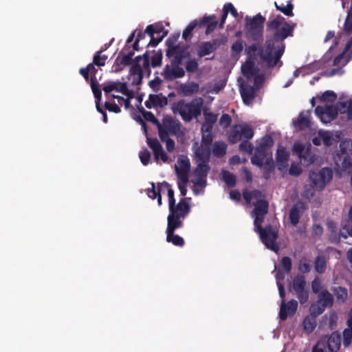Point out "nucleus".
<instances>
[{"mask_svg": "<svg viewBox=\"0 0 352 352\" xmlns=\"http://www.w3.org/2000/svg\"><path fill=\"white\" fill-rule=\"evenodd\" d=\"M280 25L279 21L274 19L269 21L266 30L267 32H274L272 36H267L264 47L259 43H252L246 48L250 56L253 52L258 51L257 55L262 62L266 63L268 68H273L276 65L280 67L283 65L280 58L285 50L284 41L288 36H293L295 24L290 25L285 22L280 28Z\"/></svg>", "mask_w": 352, "mask_h": 352, "instance_id": "nucleus-1", "label": "nucleus"}, {"mask_svg": "<svg viewBox=\"0 0 352 352\" xmlns=\"http://www.w3.org/2000/svg\"><path fill=\"white\" fill-rule=\"evenodd\" d=\"M265 17L258 13L252 18L245 17V37L251 41L259 42L263 40Z\"/></svg>", "mask_w": 352, "mask_h": 352, "instance_id": "nucleus-2", "label": "nucleus"}, {"mask_svg": "<svg viewBox=\"0 0 352 352\" xmlns=\"http://www.w3.org/2000/svg\"><path fill=\"white\" fill-rule=\"evenodd\" d=\"M203 101L201 98L199 100H192L186 102L184 100H179L174 108V112L178 113L186 122H190L192 118H197L201 115Z\"/></svg>", "mask_w": 352, "mask_h": 352, "instance_id": "nucleus-3", "label": "nucleus"}, {"mask_svg": "<svg viewBox=\"0 0 352 352\" xmlns=\"http://www.w3.org/2000/svg\"><path fill=\"white\" fill-rule=\"evenodd\" d=\"M254 230L258 234L261 241L267 249L275 253L278 252L279 247L276 243L278 233L272 228V225H267L265 228H262V224L254 226Z\"/></svg>", "mask_w": 352, "mask_h": 352, "instance_id": "nucleus-4", "label": "nucleus"}, {"mask_svg": "<svg viewBox=\"0 0 352 352\" xmlns=\"http://www.w3.org/2000/svg\"><path fill=\"white\" fill-rule=\"evenodd\" d=\"M292 153L298 157L301 164L305 167L311 166L318 158V156L312 153L310 144L305 145L301 142H295L292 147Z\"/></svg>", "mask_w": 352, "mask_h": 352, "instance_id": "nucleus-5", "label": "nucleus"}, {"mask_svg": "<svg viewBox=\"0 0 352 352\" xmlns=\"http://www.w3.org/2000/svg\"><path fill=\"white\" fill-rule=\"evenodd\" d=\"M150 65L154 67V56H152L150 60L147 53H145L143 56H138L133 60L132 65H131L130 74L131 76H137L141 80L144 72H146L150 74Z\"/></svg>", "mask_w": 352, "mask_h": 352, "instance_id": "nucleus-6", "label": "nucleus"}, {"mask_svg": "<svg viewBox=\"0 0 352 352\" xmlns=\"http://www.w3.org/2000/svg\"><path fill=\"white\" fill-rule=\"evenodd\" d=\"M254 135V130L249 124H234L230 129L228 139L231 144H235L241 140H251Z\"/></svg>", "mask_w": 352, "mask_h": 352, "instance_id": "nucleus-7", "label": "nucleus"}, {"mask_svg": "<svg viewBox=\"0 0 352 352\" xmlns=\"http://www.w3.org/2000/svg\"><path fill=\"white\" fill-rule=\"evenodd\" d=\"M333 177L331 168H322L318 172L312 171L309 173V179L318 190H322Z\"/></svg>", "mask_w": 352, "mask_h": 352, "instance_id": "nucleus-8", "label": "nucleus"}, {"mask_svg": "<svg viewBox=\"0 0 352 352\" xmlns=\"http://www.w3.org/2000/svg\"><path fill=\"white\" fill-rule=\"evenodd\" d=\"M155 126L159 129V133L160 131L166 132L167 135H177L180 132L181 124L179 122L173 118L172 116H164L162 120V124H161L159 120L155 118Z\"/></svg>", "mask_w": 352, "mask_h": 352, "instance_id": "nucleus-9", "label": "nucleus"}, {"mask_svg": "<svg viewBox=\"0 0 352 352\" xmlns=\"http://www.w3.org/2000/svg\"><path fill=\"white\" fill-rule=\"evenodd\" d=\"M305 286L306 280L303 275H297L294 277L292 288L301 305L306 303L309 299V290L305 289Z\"/></svg>", "mask_w": 352, "mask_h": 352, "instance_id": "nucleus-10", "label": "nucleus"}, {"mask_svg": "<svg viewBox=\"0 0 352 352\" xmlns=\"http://www.w3.org/2000/svg\"><path fill=\"white\" fill-rule=\"evenodd\" d=\"M254 208L251 212L252 217L254 218V226L262 224L265 214L268 212L269 204L265 199L258 200L254 203Z\"/></svg>", "mask_w": 352, "mask_h": 352, "instance_id": "nucleus-11", "label": "nucleus"}, {"mask_svg": "<svg viewBox=\"0 0 352 352\" xmlns=\"http://www.w3.org/2000/svg\"><path fill=\"white\" fill-rule=\"evenodd\" d=\"M318 344H322L326 348V352H338L340 348L341 336L338 331L331 333L330 336L322 339Z\"/></svg>", "mask_w": 352, "mask_h": 352, "instance_id": "nucleus-12", "label": "nucleus"}, {"mask_svg": "<svg viewBox=\"0 0 352 352\" xmlns=\"http://www.w3.org/2000/svg\"><path fill=\"white\" fill-rule=\"evenodd\" d=\"M245 54L247 55L248 59L241 65V73L247 78L248 80H252L254 75H255L256 73H258L260 69L257 66H255V52H253L250 56L245 50Z\"/></svg>", "mask_w": 352, "mask_h": 352, "instance_id": "nucleus-13", "label": "nucleus"}, {"mask_svg": "<svg viewBox=\"0 0 352 352\" xmlns=\"http://www.w3.org/2000/svg\"><path fill=\"white\" fill-rule=\"evenodd\" d=\"M238 82L241 98L243 102L247 104L254 99L255 92L258 89L254 85H249L241 77L238 78Z\"/></svg>", "mask_w": 352, "mask_h": 352, "instance_id": "nucleus-14", "label": "nucleus"}, {"mask_svg": "<svg viewBox=\"0 0 352 352\" xmlns=\"http://www.w3.org/2000/svg\"><path fill=\"white\" fill-rule=\"evenodd\" d=\"M306 209V204L300 200L297 201L295 204L291 207L289 210V219L290 223L293 226H296L299 223L300 218Z\"/></svg>", "mask_w": 352, "mask_h": 352, "instance_id": "nucleus-15", "label": "nucleus"}, {"mask_svg": "<svg viewBox=\"0 0 352 352\" xmlns=\"http://www.w3.org/2000/svg\"><path fill=\"white\" fill-rule=\"evenodd\" d=\"M192 148L197 163L209 164L211 155V148L199 146L197 142H195Z\"/></svg>", "mask_w": 352, "mask_h": 352, "instance_id": "nucleus-16", "label": "nucleus"}, {"mask_svg": "<svg viewBox=\"0 0 352 352\" xmlns=\"http://www.w3.org/2000/svg\"><path fill=\"white\" fill-rule=\"evenodd\" d=\"M298 302L296 300H290L287 304L285 300H281L279 311V318L281 320H285L288 316H293L296 312Z\"/></svg>", "mask_w": 352, "mask_h": 352, "instance_id": "nucleus-17", "label": "nucleus"}, {"mask_svg": "<svg viewBox=\"0 0 352 352\" xmlns=\"http://www.w3.org/2000/svg\"><path fill=\"white\" fill-rule=\"evenodd\" d=\"M224 41L221 42L218 39H214L212 42L205 41L201 43L197 48V55L199 57H204L215 51Z\"/></svg>", "mask_w": 352, "mask_h": 352, "instance_id": "nucleus-18", "label": "nucleus"}, {"mask_svg": "<svg viewBox=\"0 0 352 352\" xmlns=\"http://www.w3.org/2000/svg\"><path fill=\"white\" fill-rule=\"evenodd\" d=\"M185 218L182 217L173 212V208L169 209V214L167 218V228L166 232H175L177 228H182L184 226L183 220Z\"/></svg>", "mask_w": 352, "mask_h": 352, "instance_id": "nucleus-19", "label": "nucleus"}, {"mask_svg": "<svg viewBox=\"0 0 352 352\" xmlns=\"http://www.w3.org/2000/svg\"><path fill=\"white\" fill-rule=\"evenodd\" d=\"M102 89L106 94H109L115 90L126 96H129V91L126 82H109L104 85Z\"/></svg>", "mask_w": 352, "mask_h": 352, "instance_id": "nucleus-20", "label": "nucleus"}, {"mask_svg": "<svg viewBox=\"0 0 352 352\" xmlns=\"http://www.w3.org/2000/svg\"><path fill=\"white\" fill-rule=\"evenodd\" d=\"M289 157V153L285 147H280L276 151V160L277 168L283 171L288 166L287 161Z\"/></svg>", "mask_w": 352, "mask_h": 352, "instance_id": "nucleus-21", "label": "nucleus"}, {"mask_svg": "<svg viewBox=\"0 0 352 352\" xmlns=\"http://www.w3.org/2000/svg\"><path fill=\"white\" fill-rule=\"evenodd\" d=\"M133 63V59L124 54H122V52H120L113 65V72L116 73L120 72L124 67L129 66L132 65Z\"/></svg>", "mask_w": 352, "mask_h": 352, "instance_id": "nucleus-22", "label": "nucleus"}, {"mask_svg": "<svg viewBox=\"0 0 352 352\" xmlns=\"http://www.w3.org/2000/svg\"><path fill=\"white\" fill-rule=\"evenodd\" d=\"M190 198H183L179 200L177 205L173 206V212L177 214L183 218H186L190 212V206L186 201Z\"/></svg>", "mask_w": 352, "mask_h": 352, "instance_id": "nucleus-23", "label": "nucleus"}, {"mask_svg": "<svg viewBox=\"0 0 352 352\" xmlns=\"http://www.w3.org/2000/svg\"><path fill=\"white\" fill-rule=\"evenodd\" d=\"M292 124L299 130H304L310 126L309 111H302L300 113L296 120H292Z\"/></svg>", "mask_w": 352, "mask_h": 352, "instance_id": "nucleus-24", "label": "nucleus"}, {"mask_svg": "<svg viewBox=\"0 0 352 352\" xmlns=\"http://www.w3.org/2000/svg\"><path fill=\"white\" fill-rule=\"evenodd\" d=\"M184 69L178 65H173L171 67L168 65H166L164 69L165 78L168 80L182 78L184 76Z\"/></svg>", "mask_w": 352, "mask_h": 352, "instance_id": "nucleus-25", "label": "nucleus"}, {"mask_svg": "<svg viewBox=\"0 0 352 352\" xmlns=\"http://www.w3.org/2000/svg\"><path fill=\"white\" fill-rule=\"evenodd\" d=\"M133 118L137 122H138L141 125L142 129L144 131V134L146 138L147 144L154 153V138H152L148 135V127L144 120L140 116L136 115L135 113L133 114Z\"/></svg>", "mask_w": 352, "mask_h": 352, "instance_id": "nucleus-26", "label": "nucleus"}, {"mask_svg": "<svg viewBox=\"0 0 352 352\" xmlns=\"http://www.w3.org/2000/svg\"><path fill=\"white\" fill-rule=\"evenodd\" d=\"M165 25L169 26L168 22L160 21L155 23V47L163 40L168 34L169 30L165 28Z\"/></svg>", "mask_w": 352, "mask_h": 352, "instance_id": "nucleus-27", "label": "nucleus"}, {"mask_svg": "<svg viewBox=\"0 0 352 352\" xmlns=\"http://www.w3.org/2000/svg\"><path fill=\"white\" fill-rule=\"evenodd\" d=\"M158 191L160 192L167 191V195L168 198V208L169 209L173 208V206L175 204V199L174 197V191L171 188V186L166 182L158 184Z\"/></svg>", "mask_w": 352, "mask_h": 352, "instance_id": "nucleus-28", "label": "nucleus"}, {"mask_svg": "<svg viewBox=\"0 0 352 352\" xmlns=\"http://www.w3.org/2000/svg\"><path fill=\"white\" fill-rule=\"evenodd\" d=\"M317 301L326 309L327 307H331L333 306L334 299L328 290L324 289L318 294Z\"/></svg>", "mask_w": 352, "mask_h": 352, "instance_id": "nucleus-29", "label": "nucleus"}, {"mask_svg": "<svg viewBox=\"0 0 352 352\" xmlns=\"http://www.w3.org/2000/svg\"><path fill=\"white\" fill-rule=\"evenodd\" d=\"M217 21L215 20L214 14L204 16L199 22V25H206V34L212 32L217 26Z\"/></svg>", "mask_w": 352, "mask_h": 352, "instance_id": "nucleus-30", "label": "nucleus"}, {"mask_svg": "<svg viewBox=\"0 0 352 352\" xmlns=\"http://www.w3.org/2000/svg\"><path fill=\"white\" fill-rule=\"evenodd\" d=\"M262 167L263 168V177L265 179L268 180L275 170V165L272 157L267 158L265 162L263 163Z\"/></svg>", "mask_w": 352, "mask_h": 352, "instance_id": "nucleus-31", "label": "nucleus"}, {"mask_svg": "<svg viewBox=\"0 0 352 352\" xmlns=\"http://www.w3.org/2000/svg\"><path fill=\"white\" fill-rule=\"evenodd\" d=\"M267 151H263L256 148L254 155L251 157V162L253 165L262 168L263 160L267 157Z\"/></svg>", "mask_w": 352, "mask_h": 352, "instance_id": "nucleus-32", "label": "nucleus"}, {"mask_svg": "<svg viewBox=\"0 0 352 352\" xmlns=\"http://www.w3.org/2000/svg\"><path fill=\"white\" fill-rule=\"evenodd\" d=\"M314 267L315 271L318 274H323L327 269V259L322 254H318L314 261Z\"/></svg>", "mask_w": 352, "mask_h": 352, "instance_id": "nucleus-33", "label": "nucleus"}, {"mask_svg": "<svg viewBox=\"0 0 352 352\" xmlns=\"http://www.w3.org/2000/svg\"><path fill=\"white\" fill-rule=\"evenodd\" d=\"M317 325L316 318L310 315L307 316L302 321V327L305 333H311Z\"/></svg>", "mask_w": 352, "mask_h": 352, "instance_id": "nucleus-34", "label": "nucleus"}, {"mask_svg": "<svg viewBox=\"0 0 352 352\" xmlns=\"http://www.w3.org/2000/svg\"><path fill=\"white\" fill-rule=\"evenodd\" d=\"M227 144L222 141H216L212 145V154L214 157L220 158L226 153Z\"/></svg>", "mask_w": 352, "mask_h": 352, "instance_id": "nucleus-35", "label": "nucleus"}, {"mask_svg": "<svg viewBox=\"0 0 352 352\" xmlns=\"http://www.w3.org/2000/svg\"><path fill=\"white\" fill-rule=\"evenodd\" d=\"M210 170L209 164L197 163V165L194 170L195 177H207L208 173Z\"/></svg>", "mask_w": 352, "mask_h": 352, "instance_id": "nucleus-36", "label": "nucleus"}, {"mask_svg": "<svg viewBox=\"0 0 352 352\" xmlns=\"http://www.w3.org/2000/svg\"><path fill=\"white\" fill-rule=\"evenodd\" d=\"M166 241L168 243H171L173 245L179 247H183L184 245V239L178 234H175V232H166Z\"/></svg>", "mask_w": 352, "mask_h": 352, "instance_id": "nucleus-37", "label": "nucleus"}, {"mask_svg": "<svg viewBox=\"0 0 352 352\" xmlns=\"http://www.w3.org/2000/svg\"><path fill=\"white\" fill-rule=\"evenodd\" d=\"M341 113H346L349 120H352V100L339 101L338 103Z\"/></svg>", "mask_w": 352, "mask_h": 352, "instance_id": "nucleus-38", "label": "nucleus"}, {"mask_svg": "<svg viewBox=\"0 0 352 352\" xmlns=\"http://www.w3.org/2000/svg\"><path fill=\"white\" fill-rule=\"evenodd\" d=\"M322 65V63H321L320 60H318L314 61L310 64L307 65L306 66L301 67L300 69L301 72H302V76H306L320 69Z\"/></svg>", "mask_w": 352, "mask_h": 352, "instance_id": "nucleus-39", "label": "nucleus"}, {"mask_svg": "<svg viewBox=\"0 0 352 352\" xmlns=\"http://www.w3.org/2000/svg\"><path fill=\"white\" fill-rule=\"evenodd\" d=\"M222 179L228 188H234L236 184V176L228 170H222Z\"/></svg>", "mask_w": 352, "mask_h": 352, "instance_id": "nucleus-40", "label": "nucleus"}, {"mask_svg": "<svg viewBox=\"0 0 352 352\" xmlns=\"http://www.w3.org/2000/svg\"><path fill=\"white\" fill-rule=\"evenodd\" d=\"M244 45L245 42L241 39L234 42L231 46V56L232 58H239L243 50Z\"/></svg>", "mask_w": 352, "mask_h": 352, "instance_id": "nucleus-41", "label": "nucleus"}, {"mask_svg": "<svg viewBox=\"0 0 352 352\" xmlns=\"http://www.w3.org/2000/svg\"><path fill=\"white\" fill-rule=\"evenodd\" d=\"M318 135L324 146H330L333 144V138L331 131L320 129L318 131Z\"/></svg>", "mask_w": 352, "mask_h": 352, "instance_id": "nucleus-42", "label": "nucleus"}, {"mask_svg": "<svg viewBox=\"0 0 352 352\" xmlns=\"http://www.w3.org/2000/svg\"><path fill=\"white\" fill-rule=\"evenodd\" d=\"M177 164L178 166L175 167L176 173H179V172L188 173L190 169V164L188 159H179Z\"/></svg>", "mask_w": 352, "mask_h": 352, "instance_id": "nucleus-43", "label": "nucleus"}, {"mask_svg": "<svg viewBox=\"0 0 352 352\" xmlns=\"http://www.w3.org/2000/svg\"><path fill=\"white\" fill-rule=\"evenodd\" d=\"M199 84L195 82H191L189 84L182 86V90L186 96L197 94L199 91Z\"/></svg>", "mask_w": 352, "mask_h": 352, "instance_id": "nucleus-44", "label": "nucleus"}, {"mask_svg": "<svg viewBox=\"0 0 352 352\" xmlns=\"http://www.w3.org/2000/svg\"><path fill=\"white\" fill-rule=\"evenodd\" d=\"M160 140L162 142L166 143V148L168 152H172L175 149V141L169 138L166 132L160 131L159 135Z\"/></svg>", "mask_w": 352, "mask_h": 352, "instance_id": "nucleus-45", "label": "nucleus"}, {"mask_svg": "<svg viewBox=\"0 0 352 352\" xmlns=\"http://www.w3.org/2000/svg\"><path fill=\"white\" fill-rule=\"evenodd\" d=\"M340 151L344 156L352 154V140L346 139L340 143Z\"/></svg>", "mask_w": 352, "mask_h": 352, "instance_id": "nucleus-46", "label": "nucleus"}, {"mask_svg": "<svg viewBox=\"0 0 352 352\" xmlns=\"http://www.w3.org/2000/svg\"><path fill=\"white\" fill-rule=\"evenodd\" d=\"M273 145V138L269 135H265L260 139L258 145L256 146V148L263 151H267V148L272 147Z\"/></svg>", "mask_w": 352, "mask_h": 352, "instance_id": "nucleus-47", "label": "nucleus"}, {"mask_svg": "<svg viewBox=\"0 0 352 352\" xmlns=\"http://www.w3.org/2000/svg\"><path fill=\"white\" fill-rule=\"evenodd\" d=\"M333 292L338 301L343 302L346 300L348 296L346 288L339 286L334 287Z\"/></svg>", "mask_w": 352, "mask_h": 352, "instance_id": "nucleus-48", "label": "nucleus"}, {"mask_svg": "<svg viewBox=\"0 0 352 352\" xmlns=\"http://www.w3.org/2000/svg\"><path fill=\"white\" fill-rule=\"evenodd\" d=\"M325 310V308L322 306L318 301L313 302L309 307V315L317 318L322 314Z\"/></svg>", "mask_w": 352, "mask_h": 352, "instance_id": "nucleus-49", "label": "nucleus"}, {"mask_svg": "<svg viewBox=\"0 0 352 352\" xmlns=\"http://www.w3.org/2000/svg\"><path fill=\"white\" fill-rule=\"evenodd\" d=\"M298 270L302 274H307L311 270L310 261L305 257H302L298 263Z\"/></svg>", "mask_w": 352, "mask_h": 352, "instance_id": "nucleus-50", "label": "nucleus"}, {"mask_svg": "<svg viewBox=\"0 0 352 352\" xmlns=\"http://www.w3.org/2000/svg\"><path fill=\"white\" fill-rule=\"evenodd\" d=\"M161 159L164 162L168 161V156L163 151L162 146L155 138V160Z\"/></svg>", "mask_w": 352, "mask_h": 352, "instance_id": "nucleus-51", "label": "nucleus"}, {"mask_svg": "<svg viewBox=\"0 0 352 352\" xmlns=\"http://www.w3.org/2000/svg\"><path fill=\"white\" fill-rule=\"evenodd\" d=\"M102 50L97 52L93 58L94 64L99 67L104 66L108 58L107 55H102Z\"/></svg>", "mask_w": 352, "mask_h": 352, "instance_id": "nucleus-52", "label": "nucleus"}, {"mask_svg": "<svg viewBox=\"0 0 352 352\" xmlns=\"http://www.w3.org/2000/svg\"><path fill=\"white\" fill-rule=\"evenodd\" d=\"M91 87L94 95V97L96 99V101L100 102L102 98V91L98 87V82L96 79L94 77H91Z\"/></svg>", "mask_w": 352, "mask_h": 352, "instance_id": "nucleus-53", "label": "nucleus"}, {"mask_svg": "<svg viewBox=\"0 0 352 352\" xmlns=\"http://www.w3.org/2000/svg\"><path fill=\"white\" fill-rule=\"evenodd\" d=\"M197 25L198 23L197 20L192 21L183 31L182 38L186 41L188 40V38H190L192 32L197 27Z\"/></svg>", "mask_w": 352, "mask_h": 352, "instance_id": "nucleus-54", "label": "nucleus"}, {"mask_svg": "<svg viewBox=\"0 0 352 352\" xmlns=\"http://www.w3.org/2000/svg\"><path fill=\"white\" fill-rule=\"evenodd\" d=\"M250 140H243L239 144V150L242 153L251 154L254 151V145L250 142Z\"/></svg>", "mask_w": 352, "mask_h": 352, "instance_id": "nucleus-55", "label": "nucleus"}, {"mask_svg": "<svg viewBox=\"0 0 352 352\" xmlns=\"http://www.w3.org/2000/svg\"><path fill=\"white\" fill-rule=\"evenodd\" d=\"M338 110L339 107H336L333 105L325 106L326 117L329 119V120H334L338 116Z\"/></svg>", "mask_w": 352, "mask_h": 352, "instance_id": "nucleus-56", "label": "nucleus"}, {"mask_svg": "<svg viewBox=\"0 0 352 352\" xmlns=\"http://www.w3.org/2000/svg\"><path fill=\"white\" fill-rule=\"evenodd\" d=\"M315 190L316 189L313 184L305 185L302 195L307 199H311L315 195Z\"/></svg>", "mask_w": 352, "mask_h": 352, "instance_id": "nucleus-57", "label": "nucleus"}, {"mask_svg": "<svg viewBox=\"0 0 352 352\" xmlns=\"http://www.w3.org/2000/svg\"><path fill=\"white\" fill-rule=\"evenodd\" d=\"M342 168L343 171L348 173H352V158L350 155L344 156L342 162Z\"/></svg>", "mask_w": 352, "mask_h": 352, "instance_id": "nucleus-58", "label": "nucleus"}, {"mask_svg": "<svg viewBox=\"0 0 352 352\" xmlns=\"http://www.w3.org/2000/svg\"><path fill=\"white\" fill-rule=\"evenodd\" d=\"M280 267L285 273H290L292 268V259L289 256H283L280 261Z\"/></svg>", "mask_w": 352, "mask_h": 352, "instance_id": "nucleus-59", "label": "nucleus"}, {"mask_svg": "<svg viewBox=\"0 0 352 352\" xmlns=\"http://www.w3.org/2000/svg\"><path fill=\"white\" fill-rule=\"evenodd\" d=\"M336 98V94L331 90L325 91L320 98V100L324 102H334Z\"/></svg>", "mask_w": 352, "mask_h": 352, "instance_id": "nucleus-60", "label": "nucleus"}, {"mask_svg": "<svg viewBox=\"0 0 352 352\" xmlns=\"http://www.w3.org/2000/svg\"><path fill=\"white\" fill-rule=\"evenodd\" d=\"M343 335V345L344 347H348L352 344V330L344 329L342 333Z\"/></svg>", "mask_w": 352, "mask_h": 352, "instance_id": "nucleus-61", "label": "nucleus"}, {"mask_svg": "<svg viewBox=\"0 0 352 352\" xmlns=\"http://www.w3.org/2000/svg\"><path fill=\"white\" fill-rule=\"evenodd\" d=\"M344 230H346L348 234L352 236V206L350 207L348 212L346 221L343 226Z\"/></svg>", "mask_w": 352, "mask_h": 352, "instance_id": "nucleus-62", "label": "nucleus"}, {"mask_svg": "<svg viewBox=\"0 0 352 352\" xmlns=\"http://www.w3.org/2000/svg\"><path fill=\"white\" fill-rule=\"evenodd\" d=\"M139 157L144 166L148 164L151 160V153L146 149L144 148L139 153Z\"/></svg>", "mask_w": 352, "mask_h": 352, "instance_id": "nucleus-63", "label": "nucleus"}, {"mask_svg": "<svg viewBox=\"0 0 352 352\" xmlns=\"http://www.w3.org/2000/svg\"><path fill=\"white\" fill-rule=\"evenodd\" d=\"M344 28L346 32L349 33L352 32V7H351L348 15L345 19Z\"/></svg>", "mask_w": 352, "mask_h": 352, "instance_id": "nucleus-64", "label": "nucleus"}]
</instances>
